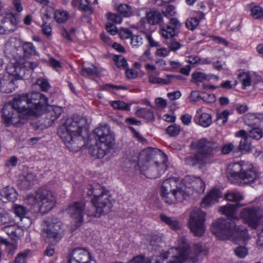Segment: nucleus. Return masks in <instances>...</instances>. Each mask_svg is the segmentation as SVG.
<instances>
[{
	"label": "nucleus",
	"mask_w": 263,
	"mask_h": 263,
	"mask_svg": "<svg viewBox=\"0 0 263 263\" xmlns=\"http://www.w3.org/2000/svg\"><path fill=\"white\" fill-rule=\"evenodd\" d=\"M162 243L161 238L158 236H153L150 241V245L152 246V249L156 251L160 249V244Z\"/></svg>",
	"instance_id": "09e8293b"
},
{
	"label": "nucleus",
	"mask_w": 263,
	"mask_h": 263,
	"mask_svg": "<svg viewBox=\"0 0 263 263\" xmlns=\"http://www.w3.org/2000/svg\"><path fill=\"white\" fill-rule=\"evenodd\" d=\"M180 131L179 126L173 124L169 126L166 129V133L170 136L174 137L178 135Z\"/></svg>",
	"instance_id": "8fccbe9b"
},
{
	"label": "nucleus",
	"mask_w": 263,
	"mask_h": 263,
	"mask_svg": "<svg viewBox=\"0 0 263 263\" xmlns=\"http://www.w3.org/2000/svg\"><path fill=\"white\" fill-rule=\"evenodd\" d=\"M155 103L158 108H164L167 106L166 100L162 98H156L155 99Z\"/></svg>",
	"instance_id": "774afa93"
},
{
	"label": "nucleus",
	"mask_w": 263,
	"mask_h": 263,
	"mask_svg": "<svg viewBox=\"0 0 263 263\" xmlns=\"http://www.w3.org/2000/svg\"><path fill=\"white\" fill-rule=\"evenodd\" d=\"M260 118H263V114H247L243 117L245 124L251 127L257 125Z\"/></svg>",
	"instance_id": "cd10ccee"
},
{
	"label": "nucleus",
	"mask_w": 263,
	"mask_h": 263,
	"mask_svg": "<svg viewBox=\"0 0 263 263\" xmlns=\"http://www.w3.org/2000/svg\"><path fill=\"white\" fill-rule=\"evenodd\" d=\"M181 27V24L177 18L171 17L168 22L161 28V34L165 39L176 36L180 32Z\"/></svg>",
	"instance_id": "2eb2a0df"
},
{
	"label": "nucleus",
	"mask_w": 263,
	"mask_h": 263,
	"mask_svg": "<svg viewBox=\"0 0 263 263\" xmlns=\"http://www.w3.org/2000/svg\"><path fill=\"white\" fill-rule=\"evenodd\" d=\"M118 12L124 17H128L132 14V9L126 4H120L117 9Z\"/></svg>",
	"instance_id": "58836bf2"
},
{
	"label": "nucleus",
	"mask_w": 263,
	"mask_h": 263,
	"mask_svg": "<svg viewBox=\"0 0 263 263\" xmlns=\"http://www.w3.org/2000/svg\"><path fill=\"white\" fill-rule=\"evenodd\" d=\"M230 175V180L239 185H252L260 177V173L251 164L244 162L234 163Z\"/></svg>",
	"instance_id": "423d86ee"
},
{
	"label": "nucleus",
	"mask_w": 263,
	"mask_h": 263,
	"mask_svg": "<svg viewBox=\"0 0 263 263\" xmlns=\"http://www.w3.org/2000/svg\"><path fill=\"white\" fill-rule=\"evenodd\" d=\"M239 81L242 83L243 89H245L250 86L252 82V78L248 72H243L238 75Z\"/></svg>",
	"instance_id": "f704fd0d"
},
{
	"label": "nucleus",
	"mask_w": 263,
	"mask_h": 263,
	"mask_svg": "<svg viewBox=\"0 0 263 263\" xmlns=\"http://www.w3.org/2000/svg\"><path fill=\"white\" fill-rule=\"evenodd\" d=\"M93 135L98 141L95 145L89 146L92 156L102 158L115 144V136L107 124L100 125L93 130Z\"/></svg>",
	"instance_id": "39448f33"
},
{
	"label": "nucleus",
	"mask_w": 263,
	"mask_h": 263,
	"mask_svg": "<svg viewBox=\"0 0 263 263\" xmlns=\"http://www.w3.org/2000/svg\"><path fill=\"white\" fill-rule=\"evenodd\" d=\"M0 195L9 201H14L17 198V193L12 187L6 186L0 191Z\"/></svg>",
	"instance_id": "c85d7f7f"
},
{
	"label": "nucleus",
	"mask_w": 263,
	"mask_h": 263,
	"mask_svg": "<svg viewBox=\"0 0 263 263\" xmlns=\"http://www.w3.org/2000/svg\"><path fill=\"white\" fill-rule=\"evenodd\" d=\"M142 44V39L139 35H132L130 38V44L133 47H138Z\"/></svg>",
	"instance_id": "e2e57ef3"
},
{
	"label": "nucleus",
	"mask_w": 263,
	"mask_h": 263,
	"mask_svg": "<svg viewBox=\"0 0 263 263\" xmlns=\"http://www.w3.org/2000/svg\"><path fill=\"white\" fill-rule=\"evenodd\" d=\"M170 51L168 48L162 47L157 49L156 54L159 57H166L170 54Z\"/></svg>",
	"instance_id": "0e129e2a"
},
{
	"label": "nucleus",
	"mask_w": 263,
	"mask_h": 263,
	"mask_svg": "<svg viewBox=\"0 0 263 263\" xmlns=\"http://www.w3.org/2000/svg\"><path fill=\"white\" fill-rule=\"evenodd\" d=\"M251 13L254 18L258 19L263 16V10L259 6H255L251 10Z\"/></svg>",
	"instance_id": "603ef678"
},
{
	"label": "nucleus",
	"mask_w": 263,
	"mask_h": 263,
	"mask_svg": "<svg viewBox=\"0 0 263 263\" xmlns=\"http://www.w3.org/2000/svg\"><path fill=\"white\" fill-rule=\"evenodd\" d=\"M68 263H96L90 253L85 249H73L68 255Z\"/></svg>",
	"instance_id": "4468645a"
},
{
	"label": "nucleus",
	"mask_w": 263,
	"mask_h": 263,
	"mask_svg": "<svg viewBox=\"0 0 263 263\" xmlns=\"http://www.w3.org/2000/svg\"><path fill=\"white\" fill-rule=\"evenodd\" d=\"M176 180L175 178H169L164 180L161 187V195L165 194L172 191L173 187L176 186Z\"/></svg>",
	"instance_id": "c756f323"
},
{
	"label": "nucleus",
	"mask_w": 263,
	"mask_h": 263,
	"mask_svg": "<svg viewBox=\"0 0 263 263\" xmlns=\"http://www.w3.org/2000/svg\"><path fill=\"white\" fill-rule=\"evenodd\" d=\"M36 83L37 85L40 87L42 90L44 91H47L50 87V85L48 81L43 78L38 79Z\"/></svg>",
	"instance_id": "864d4df0"
},
{
	"label": "nucleus",
	"mask_w": 263,
	"mask_h": 263,
	"mask_svg": "<svg viewBox=\"0 0 263 263\" xmlns=\"http://www.w3.org/2000/svg\"><path fill=\"white\" fill-rule=\"evenodd\" d=\"M85 205L83 202H76L66 209V212L70 216L77 226H79L83 221V215Z\"/></svg>",
	"instance_id": "f3484780"
},
{
	"label": "nucleus",
	"mask_w": 263,
	"mask_h": 263,
	"mask_svg": "<svg viewBox=\"0 0 263 263\" xmlns=\"http://www.w3.org/2000/svg\"><path fill=\"white\" fill-rule=\"evenodd\" d=\"M111 106L115 109L129 110V106L122 101H115L111 102Z\"/></svg>",
	"instance_id": "c03bdc74"
},
{
	"label": "nucleus",
	"mask_w": 263,
	"mask_h": 263,
	"mask_svg": "<svg viewBox=\"0 0 263 263\" xmlns=\"http://www.w3.org/2000/svg\"><path fill=\"white\" fill-rule=\"evenodd\" d=\"M63 110L62 107L59 106H51L50 111V116L51 117V120L54 121L57 120Z\"/></svg>",
	"instance_id": "37998d69"
},
{
	"label": "nucleus",
	"mask_w": 263,
	"mask_h": 263,
	"mask_svg": "<svg viewBox=\"0 0 263 263\" xmlns=\"http://www.w3.org/2000/svg\"><path fill=\"white\" fill-rule=\"evenodd\" d=\"M177 78V77L174 75H167L165 78H160L154 76H150L149 77V82L153 84H161L167 85L172 82V80Z\"/></svg>",
	"instance_id": "2f4dec72"
},
{
	"label": "nucleus",
	"mask_w": 263,
	"mask_h": 263,
	"mask_svg": "<svg viewBox=\"0 0 263 263\" xmlns=\"http://www.w3.org/2000/svg\"><path fill=\"white\" fill-rule=\"evenodd\" d=\"M13 210L15 215L19 217L21 220L24 218L28 221L29 225L30 224V220L25 217L28 212V210L25 207L21 205L16 204L14 205Z\"/></svg>",
	"instance_id": "c9c22d12"
},
{
	"label": "nucleus",
	"mask_w": 263,
	"mask_h": 263,
	"mask_svg": "<svg viewBox=\"0 0 263 263\" xmlns=\"http://www.w3.org/2000/svg\"><path fill=\"white\" fill-rule=\"evenodd\" d=\"M240 215L249 227L256 229L260 219L263 216V213L259 207H248L244 209Z\"/></svg>",
	"instance_id": "ddd939ff"
},
{
	"label": "nucleus",
	"mask_w": 263,
	"mask_h": 263,
	"mask_svg": "<svg viewBox=\"0 0 263 263\" xmlns=\"http://www.w3.org/2000/svg\"><path fill=\"white\" fill-rule=\"evenodd\" d=\"M166 164L164 162L158 164L157 162L150 163L142 166L141 171L146 177L156 178L164 173L166 170Z\"/></svg>",
	"instance_id": "dca6fc26"
},
{
	"label": "nucleus",
	"mask_w": 263,
	"mask_h": 263,
	"mask_svg": "<svg viewBox=\"0 0 263 263\" xmlns=\"http://www.w3.org/2000/svg\"><path fill=\"white\" fill-rule=\"evenodd\" d=\"M214 201V189H212L208 195L202 199L200 203L202 208H205L212 205Z\"/></svg>",
	"instance_id": "ea45409f"
},
{
	"label": "nucleus",
	"mask_w": 263,
	"mask_h": 263,
	"mask_svg": "<svg viewBox=\"0 0 263 263\" xmlns=\"http://www.w3.org/2000/svg\"><path fill=\"white\" fill-rule=\"evenodd\" d=\"M69 17L67 11L58 10L54 13V18L59 23H63L66 21Z\"/></svg>",
	"instance_id": "a19ab883"
},
{
	"label": "nucleus",
	"mask_w": 263,
	"mask_h": 263,
	"mask_svg": "<svg viewBox=\"0 0 263 263\" xmlns=\"http://www.w3.org/2000/svg\"><path fill=\"white\" fill-rule=\"evenodd\" d=\"M170 51H176L182 47V44L179 42L174 40H171L167 44Z\"/></svg>",
	"instance_id": "bf43d9fd"
},
{
	"label": "nucleus",
	"mask_w": 263,
	"mask_h": 263,
	"mask_svg": "<svg viewBox=\"0 0 263 263\" xmlns=\"http://www.w3.org/2000/svg\"><path fill=\"white\" fill-rule=\"evenodd\" d=\"M194 121L196 124L207 127L212 123V116L210 114L202 112V108H200L196 111Z\"/></svg>",
	"instance_id": "6ab92c4d"
},
{
	"label": "nucleus",
	"mask_w": 263,
	"mask_h": 263,
	"mask_svg": "<svg viewBox=\"0 0 263 263\" xmlns=\"http://www.w3.org/2000/svg\"><path fill=\"white\" fill-rule=\"evenodd\" d=\"M234 254L239 258H243L248 254V250L245 246H238L234 249Z\"/></svg>",
	"instance_id": "79ce46f5"
},
{
	"label": "nucleus",
	"mask_w": 263,
	"mask_h": 263,
	"mask_svg": "<svg viewBox=\"0 0 263 263\" xmlns=\"http://www.w3.org/2000/svg\"><path fill=\"white\" fill-rule=\"evenodd\" d=\"M199 25V20L196 17H190L185 21L186 27L191 30L195 29Z\"/></svg>",
	"instance_id": "a18cd8bd"
},
{
	"label": "nucleus",
	"mask_w": 263,
	"mask_h": 263,
	"mask_svg": "<svg viewBox=\"0 0 263 263\" xmlns=\"http://www.w3.org/2000/svg\"><path fill=\"white\" fill-rule=\"evenodd\" d=\"M238 149L241 151L249 152L251 150L250 143L246 138L241 139L238 146Z\"/></svg>",
	"instance_id": "5fc2aeb1"
},
{
	"label": "nucleus",
	"mask_w": 263,
	"mask_h": 263,
	"mask_svg": "<svg viewBox=\"0 0 263 263\" xmlns=\"http://www.w3.org/2000/svg\"><path fill=\"white\" fill-rule=\"evenodd\" d=\"M16 87L15 81L12 76L8 73L0 74V91L3 93H10Z\"/></svg>",
	"instance_id": "a211bd4d"
},
{
	"label": "nucleus",
	"mask_w": 263,
	"mask_h": 263,
	"mask_svg": "<svg viewBox=\"0 0 263 263\" xmlns=\"http://www.w3.org/2000/svg\"><path fill=\"white\" fill-rule=\"evenodd\" d=\"M42 31L43 33L47 36L50 37L51 35V27L49 24L44 23L42 25Z\"/></svg>",
	"instance_id": "338daca9"
},
{
	"label": "nucleus",
	"mask_w": 263,
	"mask_h": 263,
	"mask_svg": "<svg viewBox=\"0 0 263 263\" xmlns=\"http://www.w3.org/2000/svg\"><path fill=\"white\" fill-rule=\"evenodd\" d=\"M164 202L168 204H173L176 203V200L175 199L174 194V189L165 194L161 195Z\"/></svg>",
	"instance_id": "49530a36"
},
{
	"label": "nucleus",
	"mask_w": 263,
	"mask_h": 263,
	"mask_svg": "<svg viewBox=\"0 0 263 263\" xmlns=\"http://www.w3.org/2000/svg\"><path fill=\"white\" fill-rule=\"evenodd\" d=\"M2 230L14 240L18 239L24 235L23 229L13 224L3 226Z\"/></svg>",
	"instance_id": "aec40b11"
},
{
	"label": "nucleus",
	"mask_w": 263,
	"mask_h": 263,
	"mask_svg": "<svg viewBox=\"0 0 263 263\" xmlns=\"http://www.w3.org/2000/svg\"><path fill=\"white\" fill-rule=\"evenodd\" d=\"M226 200L234 202H238L243 199V195L236 191H229L224 195Z\"/></svg>",
	"instance_id": "7c9ffc66"
},
{
	"label": "nucleus",
	"mask_w": 263,
	"mask_h": 263,
	"mask_svg": "<svg viewBox=\"0 0 263 263\" xmlns=\"http://www.w3.org/2000/svg\"><path fill=\"white\" fill-rule=\"evenodd\" d=\"M213 143L206 138H202L197 141L192 142L190 147L192 149H197L198 152L193 156L185 158L186 164L192 166L198 164L207 163L213 151Z\"/></svg>",
	"instance_id": "1a4fd4ad"
},
{
	"label": "nucleus",
	"mask_w": 263,
	"mask_h": 263,
	"mask_svg": "<svg viewBox=\"0 0 263 263\" xmlns=\"http://www.w3.org/2000/svg\"><path fill=\"white\" fill-rule=\"evenodd\" d=\"M174 194L176 203L185 199L189 196L190 193L185 186H176V188L174 189Z\"/></svg>",
	"instance_id": "393cba45"
},
{
	"label": "nucleus",
	"mask_w": 263,
	"mask_h": 263,
	"mask_svg": "<svg viewBox=\"0 0 263 263\" xmlns=\"http://www.w3.org/2000/svg\"><path fill=\"white\" fill-rule=\"evenodd\" d=\"M160 218L161 221L168 226L173 230H178L181 228V223L174 217H168L164 214H161L160 215Z\"/></svg>",
	"instance_id": "bb28decb"
},
{
	"label": "nucleus",
	"mask_w": 263,
	"mask_h": 263,
	"mask_svg": "<svg viewBox=\"0 0 263 263\" xmlns=\"http://www.w3.org/2000/svg\"><path fill=\"white\" fill-rule=\"evenodd\" d=\"M177 241L178 246L171 249L168 252H163L162 250L159 249V252L153 255L150 259L152 263H163L167 259L168 254H171L172 255L170 256L169 263H183L187 258L192 262H198L201 260L200 254L205 255L208 251L204 246L198 243L194 246L193 252L190 253L189 246L184 237H179Z\"/></svg>",
	"instance_id": "7ed1b4c3"
},
{
	"label": "nucleus",
	"mask_w": 263,
	"mask_h": 263,
	"mask_svg": "<svg viewBox=\"0 0 263 263\" xmlns=\"http://www.w3.org/2000/svg\"><path fill=\"white\" fill-rule=\"evenodd\" d=\"M87 120L79 117L67 119L58 129V135L68 148L78 151L82 146L83 133H88Z\"/></svg>",
	"instance_id": "20e7f679"
},
{
	"label": "nucleus",
	"mask_w": 263,
	"mask_h": 263,
	"mask_svg": "<svg viewBox=\"0 0 263 263\" xmlns=\"http://www.w3.org/2000/svg\"><path fill=\"white\" fill-rule=\"evenodd\" d=\"M20 45V42L15 38L9 39L5 44L6 53L11 55L15 60L8 68V74L12 76L15 82L23 79L27 72L24 64V58L17 53V48Z\"/></svg>",
	"instance_id": "6e6552de"
},
{
	"label": "nucleus",
	"mask_w": 263,
	"mask_h": 263,
	"mask_svg": "<svg viewBox=\"0 0 263 263\" xmlns=\"http://www.w3.org/2000/svg\"><path fill=\"white\" fill-rule=\"evenodd\" d=\"M28 254L27 252H23L18 254L15 259V263H25Z\"/></svg>",
	"instance_id": "69168bd1"
},
{
	"label": "nucleus",
	"mask_w": 263,
	"mask_h": 263,
	"mask_svg": "<svg viewBox=\"0 0 263 263\" xmlns=\"http://www.w3.org/2000/svg\"><path fill=\"white\" fill-rule=\"evenodd\" d=\"M36 179V175L32 172H28L19 180L18 184L21 188L28 189L33 185Z\"/></svg>",
	"instance_id": "412c9836"
},
{
	"label": "nucleus",
	"mask_w": 263,
	"mask_h": 263,
	"mask_svg": "<svg viewBox=\"0 0 263 263\" xmlns=\"http://www.w3.org/2000/svg\"><path fill=\"white\" fill-rule=\"evenodd\" d=\"M92 194L93 197L91 202L95 208V211H87V215L99 217L102 214L108 213L111 210L114 203L109 191L99 184H96L93 188Z\"/></svg>",
	"instance_id": "0eeeda50"
},
{
	"label": "nucleus",
	"mask_w": 263,
	"mask_h": 263,
	"mask_svg": "<svg viewBox=\"0 0 263 263\" xmlns=\"http://www.w3.org/2000/svg\"><path fill=\"white\" fill-rule=\"evenodd\" d=\"M128 263H152V260L143 256H137L134 257Z\"/></svg>",
	"instance_id": "4d7b16f0"
},
{
	"label": "nucleus",
	"mask_w": 263,
	"mask_h": 263,
	"mask_svg": "<svg viewBox=\"0 0 263 263\" xmlns=\"http://www.w3.org/2000/svg\"><path fill=\"white\" fill-rule=\"evenodd\" d=\"M249 137L255 140H259L262 136V132L261 129L258 127H253L249 132Z\"/></svg>",
	"instance_id": "3c124183"
},
{
	"label": "nucleus",
	"mask_w": 263,
	"mask_h": 263,
	"mask_svg": "<svg viewBox=\"0 0 263 263\" xmlns=\"http://www.w3.org/2000/svg\"><path fill=\"white\" fill-rule=\"evenodd\" d=\"M0 217H1V223L2 226H5L10 224L11 222V216L7 213H0Z\"/></svg>",
	"instance_id": "13d9d810"
},
{
	"label": "nucleus",
	"mask_w": 263,
	"mask_h": 263,
	"mask_svg": "<svg viewBox=\"0 0 263 263\" xmlns=\"http://www.w3.org/2000/svg\"><path fill=\"white\" fill-rule=\"evenodd\" d=\"M26 203L32 206H36L41 213L45 214L54 207L55 198L49 191L40 189L35 195L27 196Z\"/></svg>",
	"instance_id": "9d476101"
},
{
	"label": "nucleus",
	"mask_w": 263,
	"mask_h": 263,
	"mask_svg": "<svg viewBox=\"0 0 263 263\" xmlns=\"http://www.w3.org/2000/svg\"><path fill=\"white\" fill-rule=\"evenodd\" d=\"M162 13L167 17H172L176 13L175 7L172 5H168L165 10L162 11Z\"/></svg>",
	"instance_id": "052dcab7"
},
{
	"label": "nucleus",
	"mask_w": 263,
	"mask_h": 263,
	"mask_svg": "<svg viewBox=\"0 0 263 263\" xmlns=\"http://www.w3.org/2000/svg\"><path fill=\"white\" fill-rule=\"evenodd\" d=\"M80 73L82 76L88 77L96 76L99 72L97 67L93 65L92 66V67H85L82 65Z\"/></svg>",
	"instance_id": "4c0bfd02"
},
{
	"label": "nucleus",
	"mask_w": 263,
	"mask_h": 263,
	"mask_svg": "<svg viewBox=\"0 0 263 263\" xmlns=\"http://www.w3.org/2000/svg\"><path fill=\"white\" fill-rule=\"evenodd\" d=\"M45 226L42 231V235L49 239H52L56 241L62 237L64 231V225L57 219H48L44 221Z\"/></svg>",
	"instance_id": "f8f14e48"
},
{
	"label": "nucleus",
	"mask_w": 263,
	"mask_h": 263,
	"mask_svg": "<svg viewBox=\"0 0 263 263\" xmlns=\"http://www.w3.org/2000/svg\"><path fill=\"white\" fill-rule=\"evenodd\" d=\"M205 213L199 209H194L191 212L188 226L191 232L195 236L200 237L205 232Z\"/></svg>",
	"instance_id": "9b49d317"
},
{
	"label": "nucleus",
	"mask_w": 263,
	"mask_h": 263,
	"mask_svg": "<svg viewBox=\"0 0 263 263\" xmlns=\"http://www.w3.org/2000/svg\"><path fill=\"white\" fill-rule=\"evenodd\" d=\"M147 22L152 25L159 24L162 21L163 17L161 13L156 10H152L146 14Z\"/></svg>",
	"instance_id": "a878e982"
},
{
	"label": "nucleus",
	"mask_w": 263,
	"mask_h": 263,
	"mask_svg": "<svg viewBox=\"0 0 263 263\" xmlns=\"http://www.w3.org/2000/svg\"><path fill=\"white\" fill-rule=\"evenodd\" d=\"M212 76H208L201 72H195L192 74V80L193 83L197 84L204 81H208L212 79Z\"/></svg>",
	"instance_id": "72a5a7b5"
},
{
	"label": "nucleus",
	"mask_w": 263,
	"mask_h": 263,
	"mask_svg": "<svg viewBox=\"0 0 263 263\" xmlns=\"http://www.w3.org/2000/svg\"><path fill=\"white\" fill-rule=\"evenodd\" d=\"M1 24L3 26H7L9 29H6V32L13 30L12 27L17 24V19L14 14L12 13H6L1 20Z\"/></svg>",
	"instance_id": "5701e85b"
},
{
	"label": "nucleus",
	"mask_w": 263,
	"mask_h": 263,
	"mask_svg": "<svg viewBox=\"0 0 263 263\" xmlns=\"http://www.w3.org/2000/svg\"><path fill=\"white\" fill-rule=\"evenodd\" d=\"M114 61L116 65L119 68H125L127 65L126 60L122 55H115Z\"/></svg>",
	"instance_id": "de8ad7c7"
},
{
	"label": "nucleus",
	"mask_w": 263,
	"mask_h": 263,
	"mask_svg": "<svg viewBox=\"0 0 263 263\" xmlns=\"http://www.w3.org/2000/svg\"><path fill=\"white\" fill-rule=\"evenodd\" d=\"M48 99L43 94L31 92L18 94L13 98L12 105H5L2 109L3 119L9 126L17 125L30 116H40L48 106Z\"/></svg>",
	"instance_id": "f257e3e1"
},
{
	"label": "nucleus",
	"mask_w": 263,
	"mask_h": 263,
	"mask_svg": "<svg viewBox=\"0 0 263 263\" xmlns=\"http://www.w3.org/2000/svg\"><path fill=\"white\" fill-rule=\"evenodd\" d=\"M17 40L18 41V40ZM18 41L21 43L20 41L18 40ZM17 49V52L18 51H21L22 49L23 50V55H21L22 58H25V57H28L31 55H39L35 47L31 42H24L22 45L20 44V47Z\"/></svg>",
	"instance_id": "4be33fe9"
},
{
	"label": "nucleus",
	"mask_w": 263,
	"mask_h": 263,
	"mask_svg": "<svg viewBox=\"0 0 263 263\" xmlns=\"http://www.w3.org/2000/svg\"><path fill=\"white\" fill-rule=\"evenodd\" d=\"M185 181L191 183L192 187L198 192H203L204 190V184L202 179L195 176H187Z\"/></svg>",
	"instance_id": "b1692460"
},
{
	"label": "nucleus",
	"mask_w": 263,
	"mask_h": 263,
	"mask_svg": "<svg viewBox=\"0 0 263 263\" xmlns=\"http://www.w3.org/2000/svg\"><path fill=\"white\" fill-rule=\"evenodd\" d=\"M137 116L146 119L149 121H153L155 119V116L153 112L145 108H138L136 112Z\"/></svg>",
	"instance_id": "473e14b6"
},
{
	"label": "nucleus",
	"mask_w": 263,
	"mask_h": 263,
	"mask_svg": "<svg viewBox=\"0 0 263 263\" xmlns=\"http://www.w3.org/2000/svg\"><path fill=\"white\" fill-rule=\"evenodd\" d=\"M78 9L89 13H92V9L89 6V2L87 0H81Z\"/></svg>",
	"instance_id": "6e6d98bb"
},
{
	"label": "nucleus",
	"mask_w": 263,
	"mask_h": 263,
	"mask_svg": "<svg viewBox=\"0 0 263 263\" xmlns=\"http://www.w3.org/2000/svg\"><path fill=\"white\" fill-rule=\"evenodd\" d=\"M219 211L228 218L218 220L215 224L216 236L219 239L230 240L236 244L245 245L249 237L246 228L237 224L238 219L236 216V206L228 204L221 206Z\"/></svg>",
	"instance_id": "f03ea898"
},
{
	"label": "nucleus",
	"mask_w": 263,
	"mask_h": 263,
	"mask_svg": "<svg viewBox=\"0 0 263 263\" xmlns=\"http://www.w3.org/2000/svg\"><path fill=\"white\" fill-rule=\"evenodd\" d=\"M230 115L229 110L225 109L221 113L216 114V119L215 121L219 126H221L226 124L228 121V116Z\"/></svg>",
	"instance_id": "e433bc0d"
},
{
	"label": "nucleus",
	"mask_w": 263,
	"mask_h": 263,
	"mask_svg": "<svg viewBox=\"0 0 263 263\" xmlns=\"http://www.w3.org/2000/svg\"><path fill=\"white\" fill-rule=\"evenodd\" d=\"M108 20L112 21L116 24H120L122 22V19L121 15L117 14L108 13L107 14Z\"/></svg>",
	"instance_id": "680f3d73"
}]
</instances>
